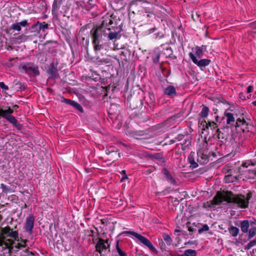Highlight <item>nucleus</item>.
<instances>
[{
  "label": "nucleus",
  "mask_w": 256,
  "mask_h": 256,
  "mask_svg": "<svg viewBox=\"0 0 256 256\" xmlns=\"http://www.w3.org/2000/svg\"><path fill=\"white\" fill-rule=\"evenodd\" d=\"M250 197L249 194L246 197L242 194H234L230 192H227L224 195L217 196L214 198V204H220L224 202H226L232 203L238 208H245L248 206Z\"/></svg>",
  "instance_id": "obj_1"
},
{
  "label": "nucleus",
  "mask_w": 256,
  "mask_h": 256,
  "mask_svg": "<svg viewBox=\"0 0 256 256\" xmlns=\"http://www.w3.org/2000/svg\"><path fill=\"white\" fill-rule=\"evenodd\" d=\"M13 112L14 110H12L10 106H8L6 110H4L0 108V116L6 118L16 128H20V124L18 122L16 118L12 115Z\"/></svg>",
  "instance_id": "obj_2"
},
{
  "label": "nucleus",
  "mask_w": 256,
  "mask_h": 256,
  "mask_svg": "<svg viewBox=\"0 0 256 256\" xmlns=\"http://www.w3.org/2000/svg\"><path fill=\"white\" fill-rule=\"evenodd\" d=\"M19 69L29 76H36L40 74L38 66L32 62L21 64L19 66Z\"/></svg>",
  "instance_id": "obj_3"
},
{
  "label": "nucleus",
  "mask_w": 256,
  "mask_h": 256,
  "mask_svg": "<svg viewBox=\"0 0 256 256\" xmlns=\"http://www.w3.org/2000/svg\"><path fill=\"white\" fill-rule=\"evenodd\" d=\"M106 26H108V23L104 21L99 26L90 30L92 42L100 41L101 37L104 36V30L106 29Z\"/></svg>",
  "instance_id": "obj_4"
},
{
  "label": "nucleus",
  "mask_w": 256,
  "mask_h": 256,
  "mask_svg": "<svg viewBox=\"0 0 256 256\" xmlns=\"http://www.w3.org/2000/svg\"><path fill=\"white\" fill-rule=\"evenodd\" d=\"M96 252L100 254V256H106V253L110 252L108 240H104L102 238H98V240L96 245Z\"/></svg>",
  "instance_id": "obj_5"
},
{
  "label": "nucleus",
  "mask_w": 256,
  "mask_h": 256,
  "mask_svg": "<svg viewBox=\"0 0 256 256\" xmlns=\"http://www.w3.org/2000/svg\"><path fill=\"white\" fill-rule=\"evenodd\" d=\"M123 234H132L135 238H138L142 244L146 246L150 250L152 251H156V250L152 242L146 237L134 232L132 231H125Z\"/></svg>",
  "instance_id": "obj_6"
},
{
  "label": "nucleus",
  "mask_w": 256,
  "mask_h": 256,
  "mask_svg": "<svg viewBox=\"0 0 256 256\" xmlns=\"http://www.w3.org/2000/svg\"><path fill=\"white\" fill-rule=\"evenodd\" d=\"M13 244H14V242L12 239L0 240V246L4 247L0 254L3 256H10L11 255V246Z\"/></svg>",
  "instance_id": "obj_7"
},
{
  "label": "nucleus",
  "mask_w": 256,
  "mask_h": 256,
  "mask_svg": "<svg viewBox=\"0 0 256 256\" xmlns=\"http://www.w3.org/2000/svg\"><path fill=\"white\" fill-rule=\"evenodd\" d=\"M188 56L192 62L200 67L202 70H203V68L208 66L211 62L210 60L206 58L198 60L194 54L192 52L188 54Z\"/></svg>",
  "instance_id": "obj_8"
},
{
  "label": "nucleus",
  "mask_w": 256,
  "mask_h": 256,
  "mask_svg": "<svg viewBox=\"0 0 256 256\" xmlns=\"http://www.w3.org/2000/svg\"><path fill=\"white\" fill-rule=\"evenodd\" d=\"M2 234L4 235V238L6 240L5 237H9L14 238L17 242L20 240L18 237V232L17 230H13L10 226H6L2 228Z\"/></svg>",
  "instance_id": "obj_9"
},
{
  "label": "nucleus",
  "mask_w": 256,
  "mask_h": 256,
  "mask_svg": "<svg viewBox=\"0 0 256 256\" xmlns=\"http://www.w3.org/2000/svg\"><path fill=\"white\" fill-rule=\"evenodd\" d=\"M34 217L32 214H30L26 218V221L24 225V230L28 234H32V229L34 226Z\"/></svg>",
  "instance_id": "obj_10"
},
{
  "label": "nucleus",
  "mask_w": 256,
  "mask_h": 256,
  "mask_svg": "<svg viewBox=\"0 0 256 256\" xmlns=\"http://www.w3.org/2000/svg\"><path fill=\"white\" fill-rule=\"evenodd\" d=\"M65 0H54L52 5V12L54 16H58L59 14V10L62 3Z\"/></svg>",
  "instance_id": "obj_11"
},
{
  "label": "nucleus",
  "mask_w": 256,
  "mask_h": 256,
  "mask_svg": "<svg viewBox=\"0 0 256 256\" xmlns=\"http://www.w3.org/2000/svg\"><path fill=\"white\" fill-rule=\"evenodd\" d=\"M256 223V220L254 222H250L248 220H244L242 221H240V228L241 230L244 233H247L248 231V228L252 224Z\"/></svg>",
  "instance_id": "obj_12"
},
{
  "label": "nucleus",
  "mask_w": 256,
  "mask_h": 256,
  "mask_svg": "<svg viewBox=\"0 0 256 256\" xmlns=\"http://www.w3.org/2000/svg\"><path fill=\"white\" fill-rule=\"evenodd\" d=\"M162 173L164 176V178H166V180L168 182L174 185H176V182L175 180L166 168H164L162 169Z\"/></svg>",
  "instance_id": "obj_13"
},
{
  "label": "nucleus",
  "mask_w": 256,
  "mask_h": 256,
  "mask_svg": "<svg viewBox=\"0 0 256 256\" xmlns=\"http://www.w3.org/2000/svg\"><path fill=\"white\" fill-rule=\"evenodd\" d=\"M48 73L50 76L52 78H56L58 76V70L56 66L55 65L54 62L50 64V66L48 70Z\"/></svg>",
  "instance_id": "obj_14"
},
{
  "label": "nucleus",
  "mask_w": 256,
  "mask_h": 256,
  "mask_svg": "<svg viewBox=\"0 0 256 256\" xmlns=\"http://www.w3.org/2000/svg\"><path fill=\"white\" fill-rule=\"evenodd\" d=\"M119 33V32H112L110 28L106 26V29L104 30V36H108L110 40H113L118 38Z\"/></svg>",
  "instance_id": "obj_15"
},
{
  "label": "nucleus",
  "mask_w": 256,
  "mask_h": 256,
  "mask_svg": "<svg viewBox=\"0 0 256 256\" xmlns=\"http://www.w3.org/2000/svg\"><path fill=\"white\" fill-rule=\"evenodd\" d=\"M225 116L226 118V124L230 125V126H234L235 124V118L234 114L230 112L225 113Z\"/></svg>",
  "instance_id": "obj_16"
},
{
  "label": "nucleus",
  "mask_w": 256,
  "mask_h": 256,
  "mask_svg": "<svg viewBox=\"0 0 256 256\" xmlns=\"http://www.w3.org/2000/svg\"><path fill=\"white\" fill-rule=\"evenodd\" d=\"M164 93L166 95L170 96H174L176 95V88L174 86H168L164 90Z\"/></svg>",
  "instance_id": "obj_17"
},
{
  "label": "nucleus",
  "mask_w": 256,
  "mask_h": 256,
  "mask_svg": "<svg viewBox=\"0 0 256 256\" xmlns=\"http://www.w3.org/2000/svg\"><path fill=\"white\" fill-rule=\"evenodd\" d=\"M194 152H191L188 157V160L190 164V167H192V168H196L198 166V163L196 162L194 160Z\"/></svg>",
  "instance_id": "obj_18"
},
{
  "label": "nucleus",
  "mask_w": 256,
  "mask_h": 256,
  "mask_svg": "<svg viewBox=\"0 0 256 256\" xmlns=\"http://www.w3.org/2000/svg\"><path fill=\"white\" fill-rule=\"evenodd\" d=\"M228 230L230 234L234 237H236L238 235L240 232L238 228L233 226H230V227L228 228Z\"/></svg>",
  "instance_id": "obj_19"
},
{
  "label": "nucleus",
  "mask_w": 256,
  "mask_h": 256,
  "mask_svg": "<svg viewBox=\"0 0 256 256\" xmlns=\"http://www.w3.org/2000/svg\"><path fill=\"white\" fill-rule=\"evenodd\" d=\"M246 125V122L243 117L239 118L236 120L234 126L236 128L240 126H244Z\"/></svg>",
  "instance_id": "obj_20"
},
{
  "label": "nucleus",
  "mask_w": 256,
  "mask_h": 256,
  "mask_svg": "<svg viewBox=\"0 0 256 256\" xmlns=\"http://www.w3.org/2000/svg\"><path fill=\"white\" fill-rule=\"evenodd\" d=\"M94 49L96 52L102 50L104 48L102 44H100V41L92 42Z\"/></svg>",
  "instance_id": "obj_21"
},
{
  "label": "nucleus",
  "mask_w": 256,
  "mask_h": 256,
  "mask_svg": "<svg viewBox=\"0 0 256 256\" xmlns=\"http://www.w3.org/2000/svg\"><path fill=\"white\" fill-rule=\"evenodd\" d=\"M20 240L18 242H18L14 246V248L16 249H21L22 248H24L26 246V242H27L26 240H22L21 238H19Z\"/></svg>",
  "instance_id": "obj_22"
},
{
  "label": "nucleus",
  "mask_w": 256,
  "mask_h": 256,
  "mask_svg": "<svg viewBox=\"0 0 256 256\" xmlns=\"http://www.w3.org/2000/svg\"><path fill=\"white\" fill-rule=\"evenodd\" d=\"M209 109L208 106L203 105L202 108L200 113V116L202 118H206L208 114Z\"/></svg>",
  "instance_id": "obj_23"
},
{
  "label": "nucleus",
  "mask_w": 256,
  "mask_h": 256,
  "mask_svg": "<svg viewBox=\"0 0 256 256\" xmlns=\"http://www.w3.org/2000/svg\"><path fill=\"white\" fill-rule=\"evenodd\" d=\"M225 128L222 130H220L219 129L217 130L218 132V137L219 139H224L226 140L227 138L228 134H224L222 131H224Z\"/></svg>",
  "instance_id": "obj_24"
},
{
  "label": "nucleus",
  "mask_w": 256,
  "mask_h": 256,
  "mask_svg": "<svg viewBox=\"0 0 256 256\" xmlns=\"http://www.w3.org/2000/svg\"><path fill=\"white\" fill-rule=\"evenodd\" d=\"M248 232V237L249 238H253L256 234V226L252 225L251 228Z\"/></svg>",
  "instance_id": "obj_25"
},
{
  "label": "nucleus",
  "mask_w": 256,
  "mask_h": 256,
  "mask_svg": "<svg viewBox=\"0 0 256 256\" xmlns=\"http://www.w3.org/2000/svg\"><path fill=\"white\" fill-rule=\"evenodd\" d=\"M162 238L168 245L169 246V245L171 244L172 240V238L168 234H162Z\"/></svg>",
  "instance_id": "obj_26"
},
{
  "label": "nucleus",
  "mask_w": 256,
  "mask_h": 256,
  "mask_svg": "<svg viewBox=\"0 0 256 256\" xmlns=\"http://www.w3.org/2000/svg\"><path fill=\"white\" fill-rule=\"evenodd\" d=\"M40 27V22H38L36 24H34L32 27L31 30L32 32H40V28H39Z\"/></svg>",
  "instance_id": "obj_27"
},
{
  "label": "nucleus",
  "mask_w": 256,
  "mask_h": 256,
  "mask_svg": "<svg viewBox=\"0 0 256 256\" xmlns=\"http://www.w3.org/2000/svg\"><path fill=\"white\" fill-rule=\"evenodd\" d=\"M184 254L186 256H196V252L194 250L188 249L184 251Z\"/></svg>",
  "instance_id": "obj_28"
},
{
  "label": "nucleus",
  "mask_w": 256,
  "mask_h": 256,
  "mask_svg": "<svg viewBox=\"0 0 256 256\" xmlns=\"http://www.w3.org/2000/svg\"><path fill=\"white\" fill-rule=\"evenodd\" d=\"M0 188L2 189V192L4 193L10 192H12L10 187L4 184H1Z\"/></svg>",
  "instance_id": "obj_29"
},
{
  "label": "nucleus",
  "mask_w": 256,
  "mask_h": 256,
  "mask_svg": "<svg viewBox=\"0 0 256 256\" xmlns=\"http://www.w3.org/2000/svg\"><path fill=\"white\" fill-rule=\"evenodd\" d=\"M116 249L120 256H127V254L119 247L118 242H116Z\"/></svg>",
  "instance_id": "obj_30"
},
{
  "label": "nucleus",
  "mask_w": 256,
  "mask_h": 256,
  "mask_svg": "<svg viewBox=\"0 0 256 256\" xmlns=\"http://www.w3.org/2000/svg\"><path fill=\"white\" fill-rule=\"evenodd\" d=\"M197 154L198 158L200 156L201 158L203 160H206L207 158L206 154H204V150L202 148L198 150L197 151Z\"/></svg>",
  "instance_id": "obj_31"
},
{
  "label": "nucleus",
  "mask_w": 256,
  "mask_h": 256,
  "mask_svg": "<svg viewBox=\"0 0 256 256\" xmlns=\"http://www.w3.org/2000/svg\"><path fill=\"white\" fill-rule=\"evenodd\" d=\"M196 54L198 58H200L203 56V50L200 47H196Z\"/></svg>",
  "instance_id": "obj_32"
},
{
  "label": "nucleus",
  "mask_w": 256,
  "mask_h": 256,
  "mask_svg": "<svg viewBox=\"0 0 256 256\" xmlns=\"http://www.w3.org/2000/svg\"><path fill=\"white\" fill-rule=\"evenodd\" d=\"M256 245V240H254L250 242L248 244L245 246V249L250 250L252 247Z\"/></svg>",
  "instance_id": "obj_33"
},
{
  "label": "nucleus",
  "mask_w": 256,
  "mask_h": 256,
  "mask_svg": "<svg viewBox=\"0 0 256 256\" xmlns=\"http://www.w3.org/2000/svg\"><path fill=\"white\" fill-rule=\"evenodd\" d=\"M48 24H46L45 22H43L42 23L40 22V31H42L44 32H46V30H48Z\"/></svg>",
  "instance_id": "obj_34"
},
{
  "label": "nucleus",
  "mask_w": 256,
  "mask_h": 256,
  "mask_svg": "<svg viewBox=\"0 0 256 256\" xmlns=\"http://www.w3.org/2000/svg\"><path fill=\"white\" fill-rule=\"evenodd\" d=\"M21 256H34V254L33 252L26 249L22 252Z\"/></svg>",
  "instance_id": "obj_35"
},
{
  "label": "nucleus",
  "mask_w": 256,
  "mask_h": 256,
  "mask_svg": "<svg viewBox=\"0 0 256 256\" xmlns=\"http://www.w3.org/2000/svg\"><path fill=\"white\" fill-rule=\"evenodd\" d=\"M72 106L78 110L79 112H83V108L78 103L74 102Z\"/></svg>",
  "instance_id": "obj_36"
},
{
  "label": "nucleus",
  "mask_w": 256,
  "mask_h": 256,
  "mask_svg": "<svg viewBox=\"0 0 256 256\" xmlns=\"http://www.w3.org/2000/svg\"><path fill=\"white\" fill-rule=\"evenodd\" d=\"M11 29L14 30L20 31L21 30V27L20 26L19 24L17 22L12 24Z\"/></svg>",
  "instance_id": "obj_37"
},
{
  "label": "nucleus",
  "mask_w": 256,
  "mask_h": 256,
  "mask_svg": "<svg viewBox=\"0 0 256 256\" xmlns=\"http://www.w3.org/2000/svg\"><path fill=\"white\" fill-rule=\"evenodd\" d=\"M208 230H209V227L207 224H206L203 225L202 228L198 230V232L199 234H202V232H204L208 231Z\"/></svg>",
  "instance_id": "obj_38"
},
{
  "label": "nucleus",
  "mask_w": 256,
  "mask_h": 256,
  "mask_svg": "<svg viewBox=\"0 0 256 256\" xmlns=\"http://www.w3.org/2000/svg\"><path fill=\"white\" fill-rule=\"evenodd\" d=\"M256 164V160L254 162H248L242 164L243 167L248 168L250 166H255Z\"/></svg>",
  "instance_id": "obj_39"
},
{
  "label": "nucleus",
  "mask_w": 256,
  "mask_h": 256,
  "mask_svg": "<svg viewBox=\"0 0 256 256\" xmlns=\"http://www.w3.org/2000/svg\"><path fill=\"white\" fill-rule=\"evenodd\" d=\"M206 127H210L212 128H214L217 127V124L214 122H208L206 124Z\"/></svg>",
  "instance_id": "obj_40"
},
{
  "label": "nucleus",
  "mask_w": 256,
  "mask_h": 256,
  "mask_svg": "<svg viewBox=\"0 0 256 256\" xmlns=\"http://www.w3.org/2000/svg\"><path fill=\"white\" fill-rule=\"evenodd\" d=\"M18 24H19L20 27H21V26L25 27V26H28V22L27 20H22V22H18Z\"/></svg>",
  "instance_id": "obj_41"
},
{
  "label": "nucleus",
  "mask_w": 256,
  "mask_h": 256,
  "mask_svg": "<svg viewBox=\"0 0 256 256\" xmlns=\"http://www.w3.org/2000/svg\"><path fill=\"white\" fill-rule=\"evenodd\" d=\"M0 88L4 90H8V86L5 84L4 82H0Z\"/></svg>",
  "instance_id": "obj_42"
},
{
  "label": "nucleus",
  "mask_w": 256,
  "mask_h": 256,
  "mask_svg": "<svg viewBox=\"0 0 256 256\" xmlns=\"http://www.w3.org/2000/svg\"><path fill=\"white\" fill-rule=\"evenodd\" d=\"M248 174L250 177H252L254 176H256V168L249 170Z\"/></svg>",
  "instance_id": "obj_43"
},
{
  "label": "nucleus",
  "mask_w": 256,
  "mask_h": 256,
  "mask_svg": "<svg viewBox=\"0 0 256 256\" xmlns=\"http://www.w3.org/2000/svg\"><path fill=\"white\" fill-rule=\"evenodd\" d=\"M64 101L68 104L72 106L74 102V100L66 98H64Z\"/></svg>",
  "instance_id": "obj_44"
},
{
  "label": "nucleus",
  "mask_w": 256,
  "mask_h": 256,
  "mask_svg": "<svg viewBox=\"0 0 256 256\" xmlns=\"http://www.w3.org/2000/svg\"><path fill=\"white\" fill-rule=\"evenodd\" d=\"M117 152L116 151H115V150H112V151H110L108 150H107L106 152V154L108 155H110V154H112L113 156H116L117 155Z\"/></svg>",
  "instance_id": "obj_45"
},
{
  "label": "nucleus",
  "mask_w": 256,
  "mask_h": 256,
  "mask_svg": "<svg viewBox=\"0 0 256 256\" xmlns=\"http://www.w3.org/2000/svg\"><path fill=\"white\" fill-rule=\"evenodd\" d=\"M96 62H100L101 63H107L108 62L106 61V59H104V58H100L99 57H97L96 58Z\"/></svg>",
  "instance_id": "obj_46"
},
{
  "label": "nucleus",
  "mask_w": 256,
  "mask_h": 256,
  "mask_svg": "<svg viewBox=\"0 0 256 256\" xmlns=\"http://www.w3.org/2000/svg\"><path fill=\"white\" fill-rule=\"evenodd\" d=\"M188 230L190 232H194L196 230V228L193 226H188Z\"/></svg>",
  "instance_id": "obj_47"
},
{
  "label": "nucleus",
  "mask_w": 256,
  "mask_h": 256,
  "mask_svg": "<svg viewBox=\"0 0 256 256\" xmlns=\"http://www.w3.org/2000/svg\"><path fill=\"white\" fill-rule=\"evenodd\" d=\"M253 90V86H249L247 88V92L250 93Z\"/></svg>",
  "instance_id": "obj_48"
},
{
  "label": "nucleus",
  "mask_w": 256,
  "mask_h": 256,
  "mask_svg": "<svg viewBox=\"0 0 256 256\" xmlns=\"http://www.w3.org/2000/svg\"><path fill=\"white\" fill-rule=\"evenodd\" d=\"M18 108V106L17 104H15L12 106V108H11L12 110H16V109Z\"/></svg>",
  "instance_id": "obj_49"
},
{
  "label": "nucleus",
  "mask_w": 256,
  "mask_h": 256,
  "mask_svg": "<svg viewBox=\"0 0 256 256\" xmlns=\"http://www.w3.org/2000/svg\"><path fill=\"white\" fill-rule=\"evenodd\" d=\"M229 178H230V176H226V182H232V180H229Z\"/></svg>",
  "instance_id": "obj_50"
},
{
  "label": "nucleus",
  "mask_w": 256,
  "mask_h": 256,
  "mask_svg": "<svg viewBox=\"0 0 256 256\" xmlns=\"http://www.w3.org/2000/svg\"><path fill=\"white\" fill-rule=\"evenodd\" d=\"M4 248V246H0V252H2L3 251V250Z\"/></svg>",
  "instance_id": "obj_51"
},
{
  "label": "nucleus",
  "mask_w": 256,
  "mask_h": 256,
  "mask_svg": "<svg viewBox=\"0 0 256 256\" xmlns=\"http://www.w3.org/2000/svg\"><path fill=\"white\" fill-rule=\"evenodd\" d=\"M91 232H92V234L90 235V236H92V237L94 236V231L93 230H92Z\"/></svg>",
  "instance_id": "obj_52"
},
{
  "label": "nucleus",
  "mask_w": 256,
  "mask_h": 256,
  "mask_svg": "<svg viewBox=\"0 0 256 256\" xmlns=\"http://www.w3.org/2000/svg\"><path fill=\"white\" fill-rule=\"evenodd\" d=\"M252 104L254 106H256V100L252 102Z\"/></svg>",
  "instance_id": "obj_53"
},
{
  "label": "nucleus",
  "mask_w": 256,
  "mask_h": 256,
  "mask_svg": "<svg viewBox=\"0 0 256 256\" xmlns=\"http://www.w3.org/2000/svg\"><path fill=\"white\" fill-rule=\"evenodd\" d=\"M108 24H112V20H110V21H109Z\"/></svg>",
  "instance_id": "obj_54"
},
{
  "label": "nucleus",
  "mask_w": 256,
  "mask_h": 256,
  "mask_svg": "<svg viewBox=\"0 0 256 256\" xmlns=\"http://www.w3.org/2000/svg\"><path fill=\"white\" fill-rule=\"evenodd\" d=\"M216 122H218V116H216Z\"/></svg>",
  "instance_id": "obj_55"
},
{
  "label": "nucleus",
  "mask_w": 256,
  "mask_h": 256,
  "mask_svg": "<svg viewBox=\"0 0 256 256\" xmlns=\"http://www.w3.org/2000/svg\"><path fill=\"white\" fill-rule=\"evenodd\" d=\"M125 178H126V179L128 178V176L126 175L122 178V180H124Z\"/></svg>",
  "instance_id": "obj_56"
},
{
  "label": "nucleus",
  "mask_w": 256,
  "mask_h": 256,
  "mask_svg": "<svg viewBox=\"0 0 256 256\" xmlns=\"http://www.w3.org/2000/svg\"><path fill=\"white\" fill-rule=\"evenodd\" d=\"M122 172L123 174H126V171H125L124 170H123L122 171Z\"/></svg>",
  "instance_id": "obj_57"
},
{
  "label": "nucleus",
  "mask_w": 256,
  "mask_h": 256,
  "mask_svg": "<svg viewBox=\"0 0 256 256\" xmlns=\"http://www.w3.org/2000/svg\"><path fill=\"white\" fill-rule=\"evenodd\" d=\"M26 207H27L26 204H24V208H26Z\"/></svg>",
  "instance_id": "obj_58"
},
{
  "label": "nucleus",
  "mask_w": 256,
  "mask_h": 256,
  "mask_svg": "<svg viewBox=\"0 0 256 256\" xmlns=\"http://www.w3.org/2000/svg\"><path fill=\"white\" fill-rule=\"evenodd\" d=\"M120 152H118V156L119 158L120 156Z\"/></svg>",
  "instance_id": "obj_59"
},
{
  "label": "nucleus",
  "mask_w": 256,
  "mask_h": 256,
  "mask_svg": "<svg viewBox=\"0 0 256 256\" xmlns=\"http://www.w3.org/2000/svg\"><path fill=\"white\" fill-rule=\"evenodd\" d=\"M180 232V230H175V232Z\"/></svg>",
  "instance_id": "obj_60"
},
{
  "label": "nucleus",
  "mask_w": 256,
  "mask_h": 256,
  "mask_svg": "<svg viewBox=\"0 0 256 256\" xmlns=\"http://www.w3.org/2000/svg\"><path fill=\"white\" fill-rule=\"evenodd\" d=\"M2 216L0 215V220H2Z\"/></svg>",
  "instance_id": "obj_61"
},
{
  "label": "nucleus",
  "mask_w": 256,
  "mask_h": 256,
  "mask_svg": "<svg viewBox=\"0 0 256 256\" xmlns=\"http://www.w3.org/2000/svg\"><path fill=\"white\" fill-rule=\"evenodd\" d=\"M178 256H186L185 255H183V254H179Z\"/></svg>",
  "instance_id": "obj_62"
},
{
  "label": "nucleus",
  "mask_w": 256,
  "mask_h": 256,
  "mask_svg": "<svg viewBox=\"0 0 256 256\" xmlns=\"http://www.w3.org/2000/svg\"><path fill=\"white\" fill-rule=\"evenodd\" d=\"M241 129H242L243 131H244V130H244V128H241Z\"/></svg>",
  "instance_id": "obj_63"
},
{
  "label": "nucleus",
  "mask_w": 256,
  "mask_h": 256,
  "mask_svg": "<svg viewBox=\"0 0 256 256\" xmlns=\"http://www.w3.org/2000/svg\"><path fill=\"white\" fill-rule=\"evenodd\" d=\"M96 240H97V239L96 238V239H95V240H94V239H93V240H93V242H94V241H96Z\"/></svg>",
  "instance_id": "obj_64"
}]
</instances>
